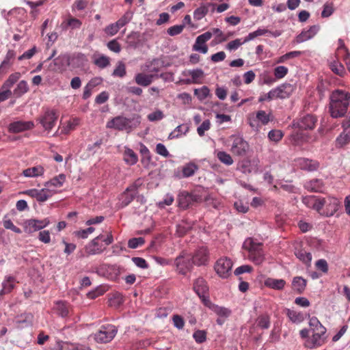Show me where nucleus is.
<instances>
[{
    "mask_svg": "<svg viewBox=\"0 0 350 350\" xmlns=\"http://www.w3.org/2000/svg\"><path fill=\"white\" fill-rule=\"evenodd\" d=\"M126 66L122 62H119L114 69L112 75L114 77H124L126 75Z\"/></svg>",
    "mask_w": 350,
    "mask_h": 350,
    "instance_id": "nucleus-52",
    "label": "nucleus"
},
{
    "mask_svg": "<svg viewBox=\"0 0 350 350\" xmlns=\"http://www.w3.org/2000/svg\"><path fill=\"white\" fill-rule=\"evenodd\" d=\"M317 118L311 114H307L301 118L298 122V126L300 129L312 130L315 127Z\"/></svg>",
    "mask_w": 350,
    "mask_h": 350,
    "instance_id": "nucleus-23",
    "label": "nucleus"
},
{
    "mask_svg": "<svg viewBox=\"0 0 350 350\" xmlns=\"http://www.w3.org/2000/svg\"><path fill=\"white\" fill-rule=\"evenodd\" d=\"M52 196L51 191L49 189H42L38 191L36 200L38 202H43Z\"/></svg>",
    "mask_w": 350,
    "mask_h": 350,
    "instance_id": "nucleus-54",
    "label": "nucleus"
},
{
    "mask_svg": "<svg viewBox=\"0 0 350 350\" xmlns=\"http://www.w3.org/2000/svg\"><path fill=\"white\" fill-rule=\"evenodd\" d=\"M193 337L196 342L202 343L206 340V332L204 330H197L193 333Z\"/></svg>",
    "mask_w": 350,
    "mask_h": 350,
    "instance_id": "nucleus-61",
    "label": "nucleus"
},
{
    "mask_svg": "<svg viewBox=\"0 0 350 350\" xmlns=\"http://www.w3.org/2000/svg\"><path fill=\"white\" fill-rule=\"evenodd\" d=\"M65 23L66 27H70L72 29H79L82 25L80 20L71 16L69 17Z\"/></svg>",
    "mask_w": 350,
    "mask_h": 350,
    "instance_id": "nucleus-58",
    "label": "nucleus"
},
{
    "mask_svg": "<svg viewBox=\"0 0 350 350\" xmlns=\"http://www.w3.org/2000/svg\"><path fill=\"white\" fill-rule=\"evenodd\" d=\"M21 75L19 72H16L14 73L11 74L9 77L7 79V80L3 83V84L1 86V89H8L10 90V88L13 86V85L16 83L18 79L21 78Z\"/></svg>",
    "mask_w": 350,
    "mask_h": 350,
    "instance_id": "nucleus-38",
    "label": "nucleus"
},
{
    "mask_svg": "<svg viewBox=\"0 0 350 350\" xmlns=\"http://www.w3.org/2000/svg\"><path fill=\"white\" fill-rule=\"evenodd\" d=\"M175 265L177 271L185 275L190 271L194 265L191 258V254H188L185 251H183L175 259Z\"/></svg>",
    "mask_w": 350,
    "mask_h": 350,
    "instance_id": "nucleus-6",
    "label": "nucleus"
},
{
    "mask_svg": "<svg viewBox=\"0 0 350 350\" xmlns=\"http://www.w3.org/2000/svg\"><path fill=\"white\" fill-rule=\"evenodd\" d=\"M321 202L322 204V211L321 214L327 217L334 215L338 211L340 205V202L337 198L330 196L321 198Z\"/></svg>",
    "mask_w": 350,
    "mask_h": 350,
    "instance_id": "nucleus-9",
    "label": "nucleus"
},
{
    "mask_svg": "<svg viewBox=\"0 0 350 350\" xmlns=\"http://www.w3.org/2000/svg\"><path fill=\"white\" fill-rule=\"evenodd\" d=\"M232 262L230 258H221L214 266L215 271L222 278H228L232 273Z\"/></svg>",
    "mask_w": 350,
    "mask_h": 350,
    "instance_id": "nucleus-10",
    "label": "nucleus"
},
{
    "mask_svg": "<svg viewBox=\"0 0 350 350\" xmlns=\"http://www.w3.org/2000/svg\"><path fill=\"white\" fill-rule=\"evenodd\" d=\"M256 118L261 125H267L271 120V113H267L263 110H260L256 112Z\"/></svg>",
    "mask_w": 350,
    "mask_h": 350,
    "instance_id": "nucleus-42",
    "label": "nucleus"
},
{
    "mask_svg": "<svg viewBox=\"0 0 350 350\" xmlns=\"http://www.w3.org/2000/svg\"><path fill=\"white\" fill-rule=\"evenodd\" d=\"M3 225L5 229L11 230L17 234H21L22 232L21 230L16 227L11 219H8L6 216L3 218Z\"/></svg>",
    "mask_w": 350,
    "mask_h": 350,
    "instance_id": "nucleus-53",
    "label": "nucleus"
},
{
    "mask_svg": "<svg viewBox=\"0 0 350 350\" xmlns=\"http://www.w3.org/2000/svg\"><path fill=\"white\" fill-rule=\"evenodd\" d=\"M100 81L101 80L97 78L90 80L84 88L83 98L88 99L92 95V90L98 85Z\"/></svg>",
    "mask_w": 350,
    "mask_h": 350,
    "instance_id": "nucleus-36",
    "label": "nucleus"
},
{
    "mask_svg": "<svg viewBox=\"0 0 350 350\" xmlns=\"http://www.w3.org/2000/svg\"><path fill=\"white\" fill-rule=\"evenodd\" d=\"M256 322L258 327L267 329L271 325V317L267 313L260 314L258 317Z\"/></svg>",
    "mask_w": 350,
    "mask_h": 350,
    "instance_id": "nucleus-37",
    "label": "nucleus"
},
{
    "mask_svg": "<svg viewBox=\"0 0 350 350\" xmlns=\"http://www.w3.org/2000/svg\"><path fill=\"white\" fill-rule=\"evenodd\" d=\"M287 316L293 323H300L304 319L303 315L300 312L294 310H288Z\"/></svg>",
    "mask_w": 350,
    "mask_h": 350,
    "instance_id": "nucleus-56",
    "label": "nucleus"
},
{
    "mask_svg": "<svg viewBox=\"0 0 350 350\" xmlns=\"http://www.w3.org/2000/svg\"><path fill=\"white\" fill-rule=\"evenodd\" d=\"M209 94L210 90L207 86H202L201 88L194 90V94L200 100H204Z\"/></svg>",
    "mask_w": 350,
    "mask_h": 350,
    "instance_id": "nucleus-50",
    "label": "nucleus"
},
{
    "mask_svg": "<svg viewBox=\"0 0 350 350\" xmlns=\"http://www.w3.org/2000/svg\"><path fill=\"white\" fill-rule=\"evenodd\" d=\"M101 239H103V234L97 236L85 246V252L87 256L98 254L103 252V249L98 243V241Z\"/></svg>",
    "mask_w": 350,
    "mask_h": 350,
    "instance_id": "nucleus-21",
    "label": "nucleus"
},
{
    "mask_svg": "<svg viewBox=\"0 0 350 350\" xmlns=\"http://www.w3.org/2000/svg\"><path fill=\"white\" fill-rule=\"evenodd\" d=\"M295 254L297 258L306 264L310 263L312 260V254L304 250H296Z\"/></svg>",
    "mask_w": 350,
    "mask_h": 350,
    "instance_id": "nucleus-45",
    "label": "nucleus"
},
{
    "mask_svg": "<svg viewBox=\"0 0 350 350\" xmlns=\"http://www.w3.org/2000/svg\"><path fill=\"white\" fill-rule=\"evenodd\" d=\"M107 46L110 51L116 53H119L121 51V45L116 39L109 41Z\"/></svg>",
    "mask_w": 350,
    "mask_h": 350,
    "instance_id": "nucleus-63",
    "label": "nucleus"
},
{
    "mask_svg": "<svg viewBox=\"0 0 350 350\" xmlns=\"http://www.w3.org/2000/svg\"><path fill=\"white\" fill-rule=\"evenodd\" d=\"M232 142L230 145V152L239 157L246 155L249 150L250 146L247 141L239 135H232L230 137Z\"/></svg>",
    "mask_w": 350,
    "mask_h": 350,
    "instance_id": "nucleus-7",
    "label": "nucleus"
},
{
    "mask_svg": "<svg viewBox=\"0 0 350 350\" xmlns=\"http://www.w3.org/2000/svg\"><path fill=\"white\" fill-rule=\"evenodd\" d=\"M49 223L50 221L48 218L42 220L35 219H27L23 222L24 231L26 233L31 234L45 228Z\"/></svg>",
    "mask_w": 350,
    "mask_h": 350,
    "instance_id": "nucleus-12",
    "label": "nucleus"
},
{
    "mask_svg": "<svg viewBox=\"0 0 350 350\" xmlns=\"http://www.w3.org/2000/svg\"><path fill=\"white\" fill-rule=\"evenodd\" d=\"M58 117L59 112L57 109L47 108L43 114L37 118V121L45 131L49 132L55 126Z\"/></svg>",
    "mask_w": 350,
    "mask_h": 350,
    "instance_id": "nucleus-4",
    "label": "nucleus"
},
{
    "mask_svg": "<svg viewBox=\"0 0 350 350\" xmlns=\"http://www.w3.org/2000/svg\"><path fill=\"white\" fill-rule=\"evenodd\" d=\"M133 17V13L131 12H126L124 15L119 18L116 23H114L119 29L122 28L127 23H129Z\"/></svg>",
    "mask_w": 350,
    "mask_h": 350,
    "instance_id": "nucleus-48",
    "label": "nucleus"
},
{
    "mask_svg": "<svg viewBox=\"0 0 350 350\" xmlns=\"http://www.w3.org/2000/svg\"><path fill=\"white\" fill-rule=\"evenodd\" d=\"M210 128H211V122L209 120H206L201 124V125L199 127H198V129H197L198 134L200 137H202L204 135L205 132L208 131L210 129Z\"/></svg>",
    "mask_w": 350,
    "mask_h": 350,
    "instance_id": "nucleus-62",
    "label": "nucleus"
},
{
    "mask_svg": "<svg viewBox=\"0 0 350 350\" xmlns=\"http://www.w3.org/2000/svg\"><path fill=\"white\" fill-rule=\"evenodd\" d=\"M295 90V87L290 83H283L272 89L275 99H284L288 98Z\"/></svg>",
    "mask_w": 350,
    "mask_h": 350,
    "instance_id": "nucleus-18",
    "label": "nucleus"
},
{
    "mask_svg": "<svg viewBox=\"0 0 350 350\" xmlns=\"http://www.w3.org/2000/svg\"><path fill=\"white\" fill-rule=\"evenodd\" d=\"M55 309L59 315L66 317L69 313V306L65 301H58L56 303Z\"/></svg>",
    "mask_w": 350,
    "mask_h": 350,
    "instance_id": "nucleus-43",
    "label": "nucleus"
},
{
    "mask_svg": "<svg viewBox=\"0 0 350 350\" xmlns=\"http://www.w3.org/2000/svg\"><path fill=\"white\" fill-rule=\"evenodd\" d=\"M189 75L192 78V83H200V79L204 76V72L200 69L193 70L191 71H189Z\"/></svg>",
    "mask_w": 350,
    "mask_h": 350,
    "instance_id": "nucleus-55",
    "label": "nucleus"
},
{
    "mask_svg": "<svg viewBox=\"0 0 350 350\" xmlns=\"http://www.w3.org/2000/svg\"><path fill=\"white\" fill-rule=\"evenodd\" d=\"M15 278L12 276H6L2 283V289L0 291V295L10 293L14 288Z\"/></svg>",
    "mask_w": 350,
    "mask_h": 350,
    "instance_id": "nucleus-30",
    "label": "nucleus"
},
{
    "mask_svg": "<svg viewBox=\"0 0 350 350\" xmlns=\"http://www.w3.org/2000/svg\"><path fill=\"white\" fill-rule=\"evenodd\" d=\"M153 77V75H147L141 72L135 75V81L139 85L147 87L152 83Z\"/></svg>",
    "mask_w": 350,
    "mask_h": 350,
    "instance_id": "nucleus-28",
    "label": "nucleus"
},
{
    "mask_svg": "<svg viewBox=\"0 0 350 350\" xmlns=\"http://www.w3.org/2000/svg\"><path fill=\"white\" fill-rule=\"evenodd\" d=\"M198 167L193 163H189L185 165L182 168V175H177L179 178H188L193 176L198 170Z\"/></svg>",
    "mask_w": 350,
    "mask_h": 350,
    "instance_id": "nucleus-32",
    "label": "nucleus"
},
{
    "mask_svg": "<svg viewBox=\"0 0 350 350\" xmlns=\"http://www.w3.org/2000/svg\"><path fill=\"white\" fill-rule=\"evenodd\" d=\"M131 120L129 118L117 116L110 121L107 122V127L109 129H114L119 131L130 130Z\"/></svg>",
    "mask_w": 350,
    "mask_h": 350,
    "instance_id": "nucleus-16",
    "label": "nucleus"
},
{
    "mask_svg": "<svg viewBox=\"0 0 350 350\" xmlns=\"http://www.w3.org/2000/svg\"><path fill=\"white\" fill-rule=\"evenodd\" d=\"M34 126L35 124L33 121H16L10 124L9 131L12 133H17L31 130Z\"/></svg>",
    "mask_w": 350,
    "mask_h": 350,
    "instance_id": "nucleus-20",
    "label": "nucleus"
},
{
    "mask_svg": "<svg viewBox=\"0 0 350 350\" xmlns=\"http://www.w3.org/2000/svg\"><path fill=\"white\" fill-rule=\"evenodd\" d=\"M201 201L202 197L197 193H189L184 191L178 197V205L184 209L187 208L195 202H200Z\"/></svg>",
    "mask_w": 350,
    "mask_h": 350,
    "instance_id": "nucleus-11",
    "label": "nucleus"
},
{
    "mask_svg": "<svg viewBox=\"0 0 350 350\" xmlns=\"http://www.w3.org/2000/svg\"><path fill=\"white\" fill-rule=\"evenodd\" d=\"M288 69L284 66H279L274 68L273 73L276 79H282L288 73Z\"/></svg>",
    "mask_w": 350,
    "mask_h": 350,
    "instance_id": "nucleus-57",
    "label": "nucleus"
},
{
    "mask_svg": "<svg viewBox=\"0 0 350 350\" xmlns=\"http://www.w3.org/2000/svg\"><path fill=\"white\" fill-rule=\"evenodd\" d=\"M15 57V52L12 50H9L0 65V76L5 74L9 68L13 64V61Z\"/></svg>",
    "mask_w": 350,
    "mask_h": 350,
    "instance_id": "nucleus-25",
    "label": "nucleus"
},
{
    "mask_svg": "<svg viewBox=\"0 0 350 350\" xmlns=\"http://www.w3.org/2000/svg\"><path fill=\"white\" fill-rule=\"evenodd\" d=\"M295 162L297 167L309 172L317 171L320 167V163L315 159L300 157L295 159Z\"/></svg>",
    "mask_w": 350,
    "mask_h": 350,
    "instance_id": "nucleus-13",
    "label": "nucleus"
},
{
    "mask_svg": "<svg viewBox=\"0 0 350 350\" xmlns=\"http://www.w3.org/2000/svg\"><path fill=\"white\" fill-rule=\"evenodd\" d=\"M265 284L267 286L275 290H282L284 288L286 282L282 279L268 278Z\"/></svg>",
    "mask_w": 350,
    "mask_h": 350,
    "instance_id": "nucleus-35",
    "label": "nucleus"
},
{
    "mask_svg": "<svg viewBox=\"0 0 350 350\" xmlns=\"http://www.w3.org/2000/svg\"><path fill=\"white\" fill-rule=\"evenodd\" d=\"M191 258L194 265H206L209 260V253L208 248L204 246L199 247L191 255Z\"/></svg>",
    "mask_w": 350,
    "mask_h": 350,
    "instance_id": "nucleus-15",
    "label": "nucleus"
},
{
    "mask_svg": "<svg viewBox=\"0 0 350 350\" xmlns=\"http://www.w3.org/2000/svg\"><path fill=\"white\" fill-rule=\"evenodd\" d=\"M107 271L109 274V278L112 280H116L121 273L122 268L116 265H109Z\"/></svg>",
    "mask_w": 350,
    "mask_h": 350,
    "instance_id": "nucleus-46",
    "label": "nucleus"
},
{
    "mask_svg": "<svg viewBox=\"0 0 350 350\" xmlns=\"http://www.w3.org/2000/svg\"><path fill=\"white\" fill-rule=\"evenodd\" d=\"M304 188L311 192L322 193L325 189V184L321 179L314 178L304 184Z\"/></svg>",
    "mask_w": 350,
    "mask_h": 350,
    "instance_id": "nucleus-24",
    "label": "nucleus"
},
{
    "mask_svg": "<svg viewBox=\"0 0 350 350\" xmlns=\"http://www.w3.org/2000/svg\"><path fill=\"white\" fill-rule=\"evenodd\" d=\"M319 30V27L318 25L311 26L309 29L302 31L299 35L297 36V42H303L309 39H311L317 34Z\"/></svg>",
    "mask_w": 350,
    "mask_h": 350,
    "instance_id": "nucleus-27",
    "label": "nucleus"
},
{
    "mask_svg": "<svg viewBox=\"0 0 350 350\" xmlns=\"http://www.w3.org/2000/svg\"><path fill=\"white\" fill-rule=\"evenodd\" d=\"M243 248L248 252L249 260L255 265H261L265 260L261 243L256 242L252 238H248L244 241Z\"/></svg>",
    "mask_w": 350,
    "mask_h": 350,
    "instance_id": "nucleus-3",
    "label": "nucleus"
},
{
    "mask_svg": "<svg viewBox=\"0 0 350 350\" xmlns=\"http://www.w3.org/2000/svg\"><path fill=\"white\" fill-rule=\"evenodd\" d=\"M193 288L203 304H204V299H210L208 297V286L203 278L199 277L194 281Z\"/></svg>",
    "mask_w": 350,
    "mask_h": 350,
    "instance_id": "nucleus-14",
    "label": "nucleus"
},
{
    "mask_svg": "<svg viewBox=\"0 0 350 350\" xmlns=\"http://www.w3.org/2000/svg\"><path fill=\"white\" fill-rule=\"evenodd\" d=\"M141 185L139 180H136L120 195V207L124 208L128 206L138 194V189Z\"/></svg>",
    "mask_w": 350,
    "mask_h": 350,
    "instance_id": "nucleus-8",
    "label": "nucleus"
},
{
    "mask_svg": "<svg viewBox=\"0 0 350 350\" xmlns=\"http://www.w3.org/2000/svg\"><path fill=\"white\" fill-rule=\"evenodd\" d=\"M342 133L336 138V144L338 147H342L350 142V118L342 122Z\"/></svg>",
    "mask_w": 350,
    "mask_h": 350,
    "instance_id": "nucleus-19",
    "label": "nucleus"
},
{
    "mask_svg": "<svg viewBox=\"0 0 350 350\" xmlns=\"http://www.w3.org/2000/svg\"><path fill=\"white\" fill-rule=\"evenodd\" d=\"M283 133L280 130H271L268 133V137L271 141L278 142L282 139Z\"/></svg>",
    "mask_w": 350,
    "mask_h": 350,
    "instance_id": "nucleus-59",
    "label": "nucleus"
},
{
    "mask_svg": "<svg viewBox=\"0 0 350 350\" xmlns=\"http://www.w3.org/2000/svg\"><path fill=\"white\" fill-rule=\"evenodd\" d=\"M203 304L220 317H227L230 314V310L213 304L210 299H204V304Z\"/></svg>",
    "mask_w": 350,
    "mask_h": 350,
    "instance_id": "nucleus-26",
    "label": "nucleus"
},
{
    "mask_svg": "<svg viewBox=\"0 0 350 350\" xmlns=\"http://www.w3.org/2000/svg\"><path fill=\"white\" fill-rule=\"evenodd\" d=\"M321 197L308 196L303 198L302 202L307 207L312 208L318 213H321L322 204L321 202Z\"/></svg>",
    "mask_w": 350,
    "mask_h": 350,
    "instance_id": "nucleus-22",
    "label": "nucleus"
},
{
    "mask_svg": "<svg viewBox=\"0 0 350 350\" xmlns=\"http://www.w3.org/2000/svg\"><path fill=\"white\" fill-rule=\"evenodd\" d=\"M145 243L144 239L142 237L132 238L128 242V246L130 248L135 249L144 245Z\"/></svg>",
    "mask_w": 350,
    "mask_h": 350,
    "instance_id": "nucleus-60",
    "label": "nucleus"
},
{
    "mask_svg": "<svg viewBox=\"0 0 350 350\" xmlns=\"http://www.w3.org/2000/svg\"><path fill=\"white\" fill-rule=\"evenodd\" d=\"M212 38V33L206 31L200 36H198L194 44L193 45V50L195 51L200 52L203 54H206L208 52V48L206 44V42Z\"/></svg>",
    "mask_w": 350,
    "mask_h": 350,
    "instance_id": "nucleus-17",
    "label": "nucleus"
},
{
    "mask_svg": "<svg viewBox=\"0 0 350 350\" xmlns=\"http://www.w3.org/2000/svg\"><path fill=\"white\" fill-rule=\"evenodd\" d=\"M306 284V280L301 277L296 276L293 279L292 288L297 293L301 294L304 291Z\"/></svg>",
    "mask_w": 350,
    "mask_h": 350,
    "instance_id": "nucleus-29",
    "label": "nucleus"
},
{
    "mask_svg": "<svg viewBox=\"0 0 350 350\" xmlns=\"http://www.w3.org/2000/svg\"><path fill=\"white\" fill-rule=\"evenodd\" d=\"M124 302L123 296L120 293H114L111 294L109 299V303L111 306L118 308Z\"/></svg>",
    "mask_w": 350,
    "mask_h": 350,
    "instance_id": "nucleus-41",
    "label": "nucleus"
},
{
    "mask_svg": "<svg viewBox=\"0 0 350 350\" xmlns=\"http://www.w3.org/2000/svg\"><path fill=\"white\" fill-rule=\"evenodd\" d=\"M217 157L220 162L226 165H231L234 163V161L230 154L224 151L217 152Z\"/></svg>",
    "mask_w": 350,
    "mask_h": 350,
    "instance_id": "nucleus-44",
    "label": "nucleus"
},
{
    "mask_svg": "<svg viewBox=\"0 0 350 350\" xmlns=\"http://www.w3.org/2000/svg\"><path fill=\"white\" fill-rule=\"evenodd\" d=\"M94 64L100 68H105L109 65L110 59L109 57L102 55L94 59Z\"/></svg>",
    "mask_w": 350,
    "mask_h": 350,
    "instance_id": "nucleus-49",
    "label": "nucleus"
},
{
    "mask_svg": "<svg viewBox=\"0 0 350 350\" xmlns=\"http://www.w3.org/2000/svg\"><path fill=\"white\" fill-rule=\"evenodd\" d=\"M188 131L189 127L179 125L169 135L168 138L170 139L178 138L181 135H185Z\"/></svg>",
    "mask_w": 350,
    "mask_h": 350,
    "instance_id": "nucleus-47",
    "label": "nucleus"
},
{
    "mask_svg": "<svg viewBox=\"0 0 350 350\" xmlns=\"http://www.w3.org/2000/svg\"><path fill=\"white\" fill-rule=\"evenodd\" d=\"M29 90V88L27 82L25 80H22L17 84L16 88L13 91V94L16 97L18 98L27 93Z\"/></svg>",
    "mask_w": 350,
    "mask_h": 350,
    "instance_id": "nucleus-39",
    "label": "nucleus"
},
{
    "mask_svg": "<svg viewBox=\"0 0 350 350\" xmlns=\"http://www.w3.org/2000/svg\"><path fill=\"white\" fill-rule=\"evenodd\" d=\"M350 103V93L340 89L334 90L329 96V111L334 118L344 117Z\"/></svg>",
    "mask_w": 350,
    "mask_h": 350,
    "instance_id": "nucleus-1",
    "label": "nucleus"
},
{
    "mask_svg": "<svg viewBox=\"0 0 350 350\" xmlns=\"http://www.w3.org/2000/svg\"><path fill=\"white\" fill-rule=\"evenodd\" d=\"M66 180V176L63 174H59L58 176L54 177L49 181L46 182L44 184V186L46 187H50L51 186L55 187H60L63 185V183Z\"/></svg>",
    "mask_w": 350,
    "mask_h": 350,
    "instance_id": "nucleus-40",
    "label": "nucleus"
},
{
    "mask_svg": "<svg viewBox=\"0 0 350 350\" xmlns=\"http://www.w3.org/2000/svg\"><path fill=\"white\" fill-rule=\"evenodd\" d=\"M123 159L126 164L133 165L138 161V157L132 149L125 148L123 153Z\"/></svg>",
    "mask_w": 350,
    "mask_h": 350,
    "instance_id": "nucleus-31",
    "label": "nucleus"
},
{
    "mask_svg": "<svg viewBox=\"0 0 350 350\" xmlns=\"http://www.w3.org/2000/svg\"><path fill=\"white\" fill-rule=\"evenodd\" d=\"M309 326L312 335L310 338L306 340V347L312 349L321 346L324 343L323 336L326 332V328L316 317H312L309 319Z\"/></svg>",
    "mask_w": 350,
    "mask_h": 350,
    "instance_id": "nucleus-2",
    "label": "nucleus"
},
{
    "mask_svg": "<svg viewBox=\"0 0 350 350\" xmlns=\"http://www.w3.org/2000/svg\"><path fill=\"white\" fill-rule=\"evenodd\" d=\"M329 66L334 74L340 77H344L346 74L344 66L338 59L329 62Z\"/></svg>",
    "mask_w": 350,
    "mask_h": 350,
    "instance_id": "nucleus-34",
    "label": "nucleus"
},
{
    "mask_svg": "<svg viewBox=\"0 0 350 350\" xmlns=\"http://www.w3.org/2000/svg\"><path fill=\"white\" fill-rule=\"evenodd\" d=\"M118 332L117 327L111 324L102 325L99 330L94 335V339L98 343H107L111 342Z\"/></svg>",
    "mask_w": 350,
    "mask_h": 350,
    "instance_id": "nucleus-5",
    "label": "nucleus"
},
{
    "mask_svg": "<svg viewBox=\"0 0 350 350\" xmlns=\"http://www.w3.org/2000/svg\"><path fill=\"white\" fill-rule=\"evenodd\" d=\"M58 350H75V344L59 341L57 342Z\"/></svg>",
    "mask_w": 350,
    "mask_h": 350,
    "instance_id": "nucleus-64",
    "label": "nucleus"
},
{
    "mask_svg": "<svg viewBox=\"0 0 350 350\" xmlns=\"http://www.w3.org/2000/svg\"><path fill=\"white\" fill-rule=\"evenodd\" d=\"M44 172V169L42 165H36L23 170V174L26 177H36L42 176Z\"/></svg>",
    "mask_w": 350,
    "mask_h": 350,
    "instance_id": "nucleus-33",
    "label": "nucleus"
},
{
    "mask_svg": "<svg viewBox=\"0 0 350 350\" xmlns=\"http://www.w3.org/2000/svg\"><path fill=\"white\" fill-rule=\"evenodd\" d=\"M208 12V9L205 5H202L194 10L193 18L197 21L201 20Z\"/></svg>",
    "mask_w": 350,
    "mask_h": 350,
    "instance_id": "nucleus-51",
    "label": "nucleus"
}]
</instances>
